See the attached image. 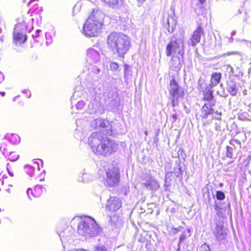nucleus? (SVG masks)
<instances>
[{"instance_id": "38", "label": "nucleus", "mask_w": 251, "mask_h": 251, "mask_svg": "<svg viewBox=\"0 0 251 251\" xmlns=\"http://www.w3.org/2000/svg\"><path fill=\"white\" fill-rule=\"evenodd\" d=\"M200 2L201 3H203L205 2V0H199Z\"/></svg>"}, {"instance_id": "36", "label": "nucleus", "mask_w": 251, "mask_h": 251, "mask_svg": "<svg viewBox=\"0 0 251 251\" xmlns=\"http://www.w3.org/2000/svg\"><path fill=\"white\" fill-rule=\"evenodd\" d=\"M3 176L1 175V172H0V183L3 182Z\"/></svg>"}, {"instance_id": "26", "label": "nucleus", "mask_w": 251, "mask_h": 251, "mask_svg": "<svg viewBox=\"0 0 251 251\" xmlns=\"http://www.w3.org/2000/svg\"><path fill=\"white\" fill-rule=\"evenodd\" d=\"M110 69L113 71H116L119 69V66L118 64L115 62H111L109 64Z\"/></svg>"}, {"instance_id": "3", "label": "nucleus", "mask_w": 251, "mask_h": 251, "mask_svg": "<svg viewBox=\"0 0 251 251\" xmlns=\"http://www.w3.org/2000/svg\"><path fill=\"white\" fill-rule=\"evenodd\" d=\"M104 17L102 11L93 9L83 25L84 35L88 37H95L100 35L104 25Z\"/></svg>"}, {"instance_id": "5", "label": "nucleus", "mask_w": 251, "mask_h": 251, "mask_svg": "<svg viewBox=\"0 0 251 251\" xmlns=\"http://www.w3.org/2000/svg\"><path fill=\"white\" fill-rule=\"evenodd\" d=\"M106 177L103 179L105 185L108 187H114L118 185L120 181V173L117 168H109L106 171Z\"/></svg>"}, {"instance_id": "30", "label": "nucleus", "mask_w": 251, "mask_h": 251, "mask_svg": "<svg viewBox=\"0 0 251 251\" xmlns=\"http://www.w3.org/2000/svg\"><path fill=\"white\" fill-rule=\"evenodd\" d=\"M41 31L40 30H37L36 32L32 34V36L34 39H36L40 37L39 32Z\"/></svg>"}, {"instance_id": "14", "label": "nucleus", "mask_w": 251, "mask_h": 251, "mask_svg": "<svg viewBox=\"0 0 251 251\" xmlns=\"http://www.w3.org/2000/svg\"><path fill=\"white\" fill-rule=\"evenodd\" d=\"M12 147L13 146L6 139H2L0 143V150L4 155L13 150Z\"/></svg>"}, {"instance_id": "10", "label": "nucleus", "mask_w": 251, "mask_h": 251, "mask_svg": "<svg viewBox=\"0 0 251 251\" xmlns=\"http://www.w3.org/2000/svg\"><path fill=\"white\" fill-rule=\"evenodd\" d=\"M179 48V45L177 40H171L166 46V55L168 57L171 56Z\"/></svg>"}, {"instance_id": "6", "label": "nucleus", "mask_w": 251, "mask_h": 251, "mask_svg": "<svg viewBox=\"0 0 251 251\" xmlns=\"http://www.w3.org/2000/svg\"><path fill=\"white\" fill-rule=\"evenodd\" d=\"M169 92L170 95L173 98L172 100V106H175L177 103H175V98L177 99L179 96H183L184 95V92L183 91H180V87L175 80L174 76L173 77L172 79L170 81Z\"/></svg>"}, {"instance_id": "20", "label": "nucleus", "mask_w": 251, "mask_h": 251, "mask_svg": "<svg viewBox=\"0 0 251 251\" xmlns=\"http://www.w3.org/2000/svg\"><path fill=\"white\" fill-rule=\"evenodd\" d=\"M213 93V91L212 90L210 89L207 90V89H206V91L203 93L202 100L208 101L212 100L214 98Z\"/></svg>"}, {"instance_id": "11", "label": "nucleus", "mask_w": 251, "mask_h": 251, "mask_svg": "<svg viewBox=\"0 0 251 251\" xmlns=\"http://www.w3.org/2000/svg\"><path fill=\"white\" fill-rule=\"evenodd\" d=\"M215 104H209L208 103H205L201 108V117L202 119H206L208 116L214 113V109L212 106Z\"/></svg>"}, {"instance_id": "12", "label": "nucleus", "mask_w": 251, "mask_h": 251, "mask_svg": "<svg viewBox=\"0 0 251 251\" xmlns=\"http://www.w3.org/2000/svg\"><path fill=\"white\" fill-rule=\"evenodd\" d=\"M39 170V165L36 161L33 162L32 165H28L25 168V173L31 177L34 176Z\"/></svg>"}, {"instance_id": "27", "label": "nucleus", "mask_w": 251, "mask_h": 251, "mask_svg": "<svg viewBox=\"0 0 251 251\" xmlns=\"http://www.w3.org/2000/svg\"><path fill=\"white\" fill-rule=\"evenodd\" d=\"M153 184H156L157 186H158L157 181L154 180L148 181L147 182L145 183L144 185L146 187L151 188V186H152Z\"/></svg>"}, {"instance_id": "25", "label": "nucleus", "mask_w": 251, "mask_h": 251, "mask_svg": "<svg viewBox=\"0 0 251 251\" xmlns=\"http://www.w3.org/2000/svg\"><path fill=\"white\" fill-rule=\"evenodd\" d=\"M216 196L218 200L222 201L225 199L224 193L221 191L218 190L216 192Z\"/></svg>"}, {"instance_id": "17", "label": "nucleus", "mask_w": 251, "mask_h": 251, "mask_svg": "<svg viewBox=\"0 0 251 251\" xmlns=\"http://www.w3.org/2000/svg\"><path fill=\"white\" fill-rule=\"evenodd\" d=\"M226 90L232 96L237 95L238 89L236 87V83L233 80H229L227 82Z\"/></svg>"}, {"instance_id": "9", "label": "nucleus", "mask_w": 251, "mask_h": 251, "mask_svg": "<svg viewBox=\"0 0 251 251\" xmlns=\"http://www.w3.org/2000/svg\"><path fill=\"white\" fill-rule=\"evenodd\" d=\"M45 192V187L40 184L36 185L33 189L28 188L27 190V195L30 199L40 197Z\"/></svg>"}, {"instance_id": "28", "label": "nucleus", "mask_w": 251, "mask_h": 251, "mask_svg": "<svg viewBox=\"0 0 251 251\" xmlns=\"http://www.w3.org/2000/svg\"><path fill=\"white\" fill-rule=\"evenodd\" d=\"M229 144L233 146H235V144H237L239 146V148H241V143L239 140L237 139H231L229 141Z\"/></svg>"}, {"instance_id": "8", "label": "nucleus", "mask_w": 251, "mask_h": 251, "mask_svg": "<svg viewBox=\"0 0 251 251\" xmlns=\"http://www.w3.org/2000/svg\"><path fill=\"white\" fill-rule=\"evenodd\" d=\"M122 201L119 198L116 196L110 197L106 204V208L109 211L115 212L122 207Z\"/></svg>"}, {"instance_id": "15", "label": "nucleus", "mask_w": 251, "mask_h": 251, "mask_svg": "<svg viewBox=\"0 0 251 251\" xmlns=\"http://www.w3.org/2000/svg\"><path fill=\"white\" fill-rule=\"evenodd\" d=\"M13 42L15 44L22 45L27 40V36L23 33L14 32L13 34Z\"/></svg>"}, {"instance_id": "29", "label": "nucleus", "mask_w": 251, "mask_h": 251, "mask_svg": "<svg viewBox=\"0 0 251 251\" xmlns=\"http://www.w3.org/2000/svg\"><path fill=\"white\" fill-rule=\"evenodd\" d=\"M200 251H210V250L208 245L203 244L201 246Z\"/></svg>"}, {"instance_id": "23", "label": "nucleus", "mask_w": 251, "mask_h": 251, "mask_svg": "<svg viewBox=\"0 0 251 251\" xmlns=\"http://www.w3.org/2000/svg\"><path fill=\"white\" fill-rule=\"evenodd\" d=\"M226 156L229 158H232L233 157V148L229 146L226 147Z\"/></svg>"}, {"instance_id": "1", "label": "nucleus", "mask_w": 251, "mask_h": 251, "mask_svg": "<svg viewBox=\"0 0 251 251\" xmlns=\"http://www.w3.org/2000/svg\"><path fill=\"white\" fill-rule=\"evenodd\" d=\"M94 128L100 132L93 133L89 138V144L96 155L107 156L117 150L118 144L107 137L112 135V125L109 121L102 119L94 120Z\"/></svg>"}, {"instance_id": "41", "label": "nucleus", "mask_w": 251, "mask_h": 251, "mask_svg": "<svg viewBox=\"0 0 251 251\" xmlns=\"http://www.w3.org/2000/svg\"><path fill=\"white\" fill-rule=\"evenodd\" d=\"M2 95V96H4L5 95V93L4 92H1L0 93Z\"/></svg>"}, {"instance_id": "32", "label": "nucleus", "mask_w": 251, "mask_h": 251, "mask_svg": "<svg viewBox=\"0 0 251 251\" xmlns=\"http://www.w3.org/2000/svg\"><path fill=\"white\" fill-rule=\"evenodd\" d=\"M95 251H106V249L104 247H97Z\"/></svg>"}, {"instance_id": "7", "label": "nucleus", "mask_w": 251, "mask_h": 251, "mask_svg": "<svg viewBox=\"0 0 251 251\" xmlns=\"http://www.w3.org/2000/svg\"><path fill=\"white\" fill-rule=\"evenodd\" d=\"M204 30L201 24L197 26L193 31L189 38V45L192 47L196 46L201 41L202 36H204Z\"/></svg>"}, {"instance_id": "21", "label": "nucleus", "mask_w": 251, "mask_h": 251, "mask_svg": "<svg viewBox=\"0 0 251 251\" xmlns=\"http://www.w3.org/2000/svg\"><path fill=\"white\" fill-rule=\"evenodd\" d=\"M10 142L13 144H17L20 142V138L16 134H11L7 139Z\"/></svg>"}, {"instance_id": "13", "label": "nucleus", "mask_w": 251, "mask_h": 251, "mask_svg": "<svg viewBox=\"0 0 251 251\" xmlns=\"http://www.w3.org/2000/svg\"><path fill=\"white\" fill-rule=\"evenodd\" d=\"M222 76L221 73L215 72L211 74L209 84L210 88H212L219 84L222 78Z\"/></svg>"}, {"instance_id": "2", "label": "nucleus", "mask_w": 251, "mask_h": 251, "mask_svg": "<svg viewBox=\"0 0 251 251\" xmlns=\"http://www.w3.org/2000/svg\"><path fill=\"white\" fill-rule=\"evenodd\" d=\"M106 42L107 48L110 50L116 52L119 57L123 58L131 47L129 37L122 32H110L106 38Z\"/></svg>"}, {"instance_id": "33", "label": "nucleus", "mask_w": 251, "mask_h": 251, "mask_svg": "<svg viewBox=\"0 0 251 251\" xmlns=\"http://www.w3.org/2000/svg\"><path fill=\"white\" fill-rule=\"evenodd\" d=\"M4 79V76L3 74L0 72V83L2 82Z\"/></svg>"}, {"instance_id": "35", "label": "nucleus", "mask_w": 251, "mask_h": 251, "mask_svg": "<svg viewBox=\"0 0 251 251\" xmlns=\"http://www.w3.org/2000/svg\"><path fill=\"white\" fill-rule=\"evenodd\" d=\"M226 67H228V68H229L230 69V71H231L232 73H234V69H233V68H232V66H231L230 65H227L226 66Z\"/></svg>"}, {"instance_id": "40", "label": "nucleus", "mask_w": 251, "mask_h": 251, "mask_svg": "<svg viewBox=\"0 0 251 251\" xmlns=\"http://www.w3.org/2000/svg\"><path fill=\"white\" fill-rule=\"evenodd\" d=\"M124 66H125V69H127V68L128 67L127 65H125Z\"/></svg>"}, {"instance_id": "19", "label": "nucleus", "mask_w": 251, "mask_h": 251, "mask_svg": "<svg viewBox=\"0 0 251 251\" xmlns=\"http://www.w3.org/2000/svg\"><path fill=\"white\" fill-rule=\"evenodd\" d=\"M4 156L7 160L12 162L17 160L20 157L19 154L13 150H12L11 151H9Z\"/></svg>"}, {"instance_id": "31", "label": "nucleus", "mask_w": 251, "mask_h": 251, "mask_svg": "<svg viewBox=\"0 0 251 251\" xmlns=\"http://www.w3.org/2000/svg\"><path fill=\"white\" fill-rule=\"evenodd\" d=\"M237 53V52L236 51H228V52H226V53H224L223 55V56L230 55H234V54H235Z\"/></svg>"}, {"instance_id": "16", "label": "nucleus", "mask_w": 251, "mask_h": 251, "mask_svg": "<svg viewBox=\"0 0 251 251\" xmlns=\"http://www.w3.org/2000/svg\"><path fill=\"white\" fill-rule=\"evenodd\" d=\"M105 5L112 8H119L124 2V0H100Z\"/></svg>"}, {"instance_id": "4", "label": "nucleus", "mask_w": 251, "mask_h": 251, "mask_svg": "<svg viewBox=\"0 0 251 251\" xmlns=\"http://www.w3.org/2000/svg\"><path fill=\"white\" fill-rule=\"evenodd\" d=\"M100 228L95 220L92 217H87L77 226L78 233L82 236L93 237L98 235Z\"/></svg>"}, {"instance_id": "34", "label": "nucleus", "mask_w": 251, "mask_h": 251, "mask_svg": "<svg viewBox=\"0 0 251 251\" xmlns=\"http://www.w3.org/2000/svg\"><path fill=\"white\" fill-rule=\"evenodd\" d=\"M171 117L173 118V123H175L176 122V121L177 120V115L176 114H173L172 116H171Z\"/></svg>"}, {"instance_id": "37", "label": "nucleus", "mask_w": 251, "mask_h": 251, "mask_svg": "<svg viewBox=\"0 0 251 251\" xmlns=\"http://www.w3.org/2000/svg\"><path fill=\"white\" fill-rule=\"evenodd\" d=\"M20 97H20V96H17V97H15V99H14V100H15V101H17V100H19V99L20 98Z\"/></svg>"}, {"instance_id": "18", "label": "nucleus", "mask_w": 251, "mask_h": 251, "mask_svg": "<svg viewBox=\"0 0 251 251\" xmlns=\"http://www.w3.org/2000/svg\"><path fill=\"white\" fill-rule=\"evenodd\" d=\"M176 24V21L173 16H168L166 27L168 28V30L170 31V29L172 30L175 28Z\"/></svg>"}, {"instance_id": "22", "label": "nucleus", "mask_w": 251, "mask_h": 251, "mask_svg": "<svg viewBox=\"0 0 251 251\" xmlns=\"http://www.w3.org/2000/svg\"><path fill=\"white\" fill-rule=\"evenodd\" d=\"M190 229H187V230H186V232L188 234V235L186 234V232L185 231H184L182 234L180 235V237H179V242L181 243V242H182L183 241H184L185 240V239L187 237H189L190 236Z\"/></svg>"}, {"instance_id": "39", "label": "nucleus", "mask_w": 251, "mask_h": 251, "mask_svg": "<svg viewBox=\"0 0 251 251\" xmlns=\"http://www.w3.org/2000/svg\"><path fill=\"white\" fill-rule=\"evenodd\" d=\"M183 52H184L183 50H182L181 51H179V53H180L182 56L183 54Z\"/></svg>"}, {"instance_id": "24", "label": "nucleus", "mask_w": 251, "mask_h": 251, "mask_svg": "<svg viewBox=\"0 0 251 251\" xmlns=\"http://www.w3.org/2000/svg\"><path fill=\"white\" fill-rule=\"evenodd\" d=\"M214 209L216 211V213L219 217H224L225 214L222 211V208L220 207L217 204L215 205Z\"/></svg>"}, {"instance_id": "42", "label": "nucleus", "mask_w": 251, "mask_h": 251, "mask_svg": "<svg viewBox=\"0 0 251 251\" xmlns=\"http://www.w3.org/2000/svg\"><path fill=\"white\" fill-rule=\"evenodd\" d=\"M216 235L217 236V238H219V234H217Z\"/></svg>"}]
</instances>
